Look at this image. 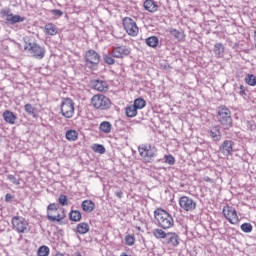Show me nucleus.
Returning <instances> with one entry per match:
<instances>
[{
	"label": "nucleus",
	"instance_id": "1",
	"mask_svg": "<svg viewBox=\"0 0 256 256\" xmlns=\"http://www.w3.org/2000/svg\"><path fill=\"white\" fill-rule=\"evenodd\" d=\"M154 219L157 221V225L161 229H171V227L175 225L173 216L162 208H157L154 211Z\"/></svg>",
	"mask_w": 256,
	"mask_h": 256
},
{
	"label": "nucleus",
	"instance_id": "2",
	"mask_svg": "<svg viewBox=\"0 0 256 256\" xmlns=\"http://www.w3.org/2000/svg\"><path fill=\"white\" fill-rule=\"evenodd\" d=\"M216 119L224 130H229L233 127V117H231V110L227 106L217 108Z\"/></svg>",
	"mask_w": 256,
	"mask_h": 256
},
{
	"label": "nucleus",
	"instance_id": "3",
	"mask_svg": "<svg viewBox=\"0 0 256 256\" xmlns=\"http://www.w3.org/2000/svg\"><path fill=\"white\" fill-rule=\"evenodd\" d=\"M138 153L142 157L144 163H153L158 155V150L155 145L142 144L138 147Z\"/></svg>",
	"mask_w": 256,
	"mask_h": 256
},
{
	"label": "nucleus",
	"instance_id": "4",
	"mask_svg": "<svg viewBox=\"0 0 256 256\" xmlns=\"http://www.w3.org/2000/svg\"><path fill=\"white\" fill-rule=\"evenodd\" d=\"M91 103L95 109L99 111H107L111 109V99L103 94H96L91 98Z\"/></svg>",
	"mask_w": 256,
	"mask_h": 256
},
{
	"label": "nucleus",
	"instance_id": "5",
	"mask_svg": "<svg viewBox=\"0 0 256 256\" xmlns=\"http://www.w3.org/2000/svg\"><path fill=\"white\" fill-rule=\"evenodd\" d=\"M85 66L91 71H96L97 67H99V63L101 62V56L97 51L90 49L85 53Z\"/></svg>",
	"mask_w": 256,
	"mask_h": 256
},
{
	"label": "nucleus",
	"instance_id": "6",
	"mask_svg": "<svg viewBox=\"0 0 256 256\" xmlns=\"http://www.w3.org/2000/svg\"><path fill=\"white\" fill-rule=\"evenodd\" d=\"M24 49L31 52L35 59H43L45 57V48L31 39L25 42Z\"/></svg>",
	"mask_w": 256,
	"mask_h": 256
},
{
	"label": "nucleus",
	"instance_id": "7",
	"mask_svg": "<svg viewBox=\"0 0 256 256\" xmlns=\"http://www.w3.org/2000/svg\"><path fill=\"white\" fill-rule=\"evenodd\" d=\"M61 115L66 119H71L75 115V102L71 98H62L60 104Z\"/></svg>",
	"mask_w": 256,
	"mask_h": 256
},
{
	"label": "nucleus",
	"instance_id": "8",
	"mask_svg": "<svg viewBox=\"0 0 256 256\" xmlns=\"http://www.w3.org/2000/svg\"><path fill=\"white\" fill-rule=\"evenodd\" d=\"M122 23L126 33H128L130 37H137V35H139V27H137L135 20L130 17H125Z\"/></svg>",
	"mask_w": 256,
	"mask_h": 256
},
{
	"label": "nucleus",
	"instance_id": "9",
	"mask_svg": "<svg viewBox=\"0 0 256 256\" xmlns=\"http://www.w3.org/2000/svg\"><path fill=\"white\" fill-rule=\"evenodd\" d=\"M12 226L18 233H27L29 231V223L23 216H14L12 218Z\"/></svg>",
	"mask_w": 256,
	"mask_h": 256
},
{
	"label": "nucleus",
	"instance_id": "10",
	"mask_svg": "<svg viewBox=\"0 0 256 256\" xmlns=\"http://www.w3.org/2000/svg\"><path fill=\"white\" fill-rule=\"evenodd\" d=\"M225 219L231 223V225H237L239 223V216L237 215V210L233 206H225L222 211Z\"/></svg>",
	"mask_w": 256,
	"mask_h": 256
},
{
	"label": "nucleus",
	"instance_id": "11",
	"mask_svg": "<svg viewBox=\"0 0 256 256\" xmlns=\"http://www.w3.org/2000/svg\"><path fill=\"white\" fill-rule=\"evenodd\" d=\"M179 205L183 211L187 212L195 211V209H197V202L188 196L180 197Z\"/></svg>",
	"mask_w": 256,
	"mask_h": 256
},
{
	"label": "nucleus",
	"instance_id": "12",
	"mask_svg": "<svg viewBox=\"0 0 256 256\" xmlns=\"http://www.w3.org/2000/svg\"><path fill=\"white\" fill-rule=\"evenodd\" d=\"M112 55L115 59H123L131 55V49L127 48V46H116L112 49Z\"/></svg>",
	"mask_w": 256,
	"mask_h": 256
},
{
	"label": "nucleus",
	"instance_id": "13",
	"mask_svg": "<svg viewBox=\"0 0 256 256\" xmlns=\"http://www.w3.org/2000/svg\"><path fill=\"white\" fill-rule=\"evenodd\" d=\"M233 145H235V142L232 140H225L220 146H219V153H222L225 157H229V155H233Z\"/></svg>",
	"mask_w": 256,
	"mask_h": 256
},
{
	"label": "nucleus",
	"instance_id": "14",
	"mask_svg": "<svg viewBox=\"0 0 256 256\" xmlns=\"http://www.w3.org/2000/svg\"><path fill=\"white\" fill-rule=\"evenodd\" d=\"M90 85L92 89H95L96 91H100V92L107 91V89H109V84H107V81H104V80H99V79L91 80Z\"/></svg>",
	"mask_w": 256,
	"mask_h": 256
},
{
	"label": "nucleus",
	"instance_id": "15",
	"mask_svg": "<svg viewBox=\"0 0 256 256\" xmlns=\"http://www.w3.org/2000/svg\"><path fill=\"white\" fill-rule=\"evenodd\" d=\"M181 242V238L175 232H168L166 236V243L167 245H171L172 247H178L179 243Z\"/></svg>",
	"mask_w": 256,
	"mask_h": 256
},
{
	"label": "nucleus",
	"instance_id": "16",
	"mask_svg": "<svg viewBox=\"0 0 256 256\" xmlns=\"http://www.w3.org/2000/svg\"><path fill=\"white\" fill-rule=\"evenodd\" d=\"M213 51L216 59H223L225 57V45L223 43L217 42L214 45Z\"/></svg>",
	"mask_w": 256,
	"mask_h": 256
},
{
	"label": "nucleus",
	"instance_id": "17",
	"mask_svg": "<svg viewBox=\"0 0 256 256\" xmlns=\"http://www.w3.org/2000/svg\"><path fill=\"white\" fill-rule=\"evenodd\" d=\"M209 135H210L211 139H213V141H215V143H218V141H221V126H219V125L212 126L210 128Z\"/></svg>",
	"mask_w": 256,
	"mask_h": 256
},
{
	"label": "nucleus",
	"instance_id": "18",
	"mask_svg": "<svg viewBox=\"0 0 256 256\" xmlns=\"http://www.w3.org/2000/svg\"><path fill=\"white\" fill-rule=\"evenodd\" d=\"M81 208L85 213H93V211H95V202H93V200H84L81 204Z\"/></svg>",
	"mask_w": 256,
	"mask_h": 256
},
{
	"label": "nucleus",
	"instance_id": "19",
	"mask_svg": "<svg viewBox=\"0 0 256 256\" xmlns=\"http://www.w3.org/2000/svg\"><path fill=\"white\" fill-rule=\"evenodd\" d=\"M3 119L6 121V123L15 125V121H17V115H15V113L11 112L10 110H6L3 113Z\"/></svg>",
	"mask_w": 256,
	"mask_h": 256
},
{
	"label": "nucleus",
	"instance_id": "20",
	"mask_svg": "<svg viewBox=\"0 0 256 256\" xmlns=\"http://www.w3.org/2000/svg\"><path fill=\"white\" fill-rule=\"evenodd\" d=\"M144 9L146 11H149V13H155V11H157V9H159V5H157V2H155L153 0H146L144 2Z\"/></svg>",
	"mask_w": 256,
	"mask_h": 256
},
{
	"label": "nucleus",
	"instance_id": "21",
	"mask_svg": "<svg viewBox=\"0 0 256 256\" xmlns=\"http://www.w3.org/2000/svg\"><path fill=\"white\" fill-rule=\"evenodd\" d=\"M170 35L176 38L177 41H185V32L183 30H177L175 28H171Z\"/></svg>",
	"mask_w": 256,
	"mask_h": 256
},
{
	"label": "nucleus",
	"instance_id": "22",
	"mask_svg": "<svg viewBox=\"0 0 256 256\" xmlns=\"http://www.w3.org/2000/svg\"><path fill=\"white\" fill-rule=\"evenodd\" d=\"M113 129V125L109 121H103L99 125V131L102 133H111V130Z\"/></svg>",
	"mask_w": 256,
	"mask_h": 256
},
{
	"label": "nucleus",
	"instance_id": "23",
	"mask_svg": "<svg viewBox=\"0 0 256 256\" xmlns=\"http://www.w3.org/2000/svg\"><path fill=\"white\" fill-rule=\"evenodd\" d=\"M47 219L52 223H58V225H67V222L61 220V214H57L56 216H53L51 215V213H48Z\"/></svg>",
	"mask_w": 256,
	"mask_h": 256
},
{
	"label": "nucleus",
	"instance_id": "24",
	"mask_svg": "<svg viewBox=\"0 0 256 256\" xmlns=\"http://www.w3.org/2000/svg\"><path fill=\"white\" fill-rule=\"evenodd\" d=\"M25 17L20 16V15H10V19H6V21L8 23H10V25H16V23H23V21H25Z\"/></svg>",
	"mask_w": 256,
	"mask_h": 256
},
{
	"label": "nucleus",
	"instance_id": "25",
	"mask_svg": "<svg viewBox=\"0 0 256 256\" xmlns=\"http://www.w3.org/2000/svg\"><path fill=\"white\" fill-rule=\"evenodd\" d=\"M145 43L148 47L155 49L159 45V38L157 36H150L145 39Z\"/></svg>",
	"mask_w": 256,
	"mask_h": 256
},
{
	"label": "nucleus",
	"instance_id": "26",
	"mask_svg": "<svg viewBox=\"0 0 256 256\" xmlns=\"http://www.w3.org/2000/svg\"><path fill=\"white\" fill-rule=\"evenodd\" d=\"M76 232L79 235H85V233H89V224L87 222H82L77 225Z\"/></svg>",
	"mask_w": 256,
	"mask_h": 256
},
{
	"label": "nucleus",
	"instance_id": "27",
	"mask_svg": "<svg viewBox=\"0 0 256 256\" xmlns=\"http://www.w3.org/2000/svg\"><path fill=\"white\" fill-rule=\"evenodd\" d=\"M152 235H154L156 239H167L168 233L161 228H156L152 231Z\"/></svg>",
	"mask_w": 256,
	"mask_h": 256
},
{
	"label": "nucleus",
	"instance_id": "28",
	"mask_svg": "<svg viewBox=\"0 0 256 256\" xmlns=\"http://www.w3.org/2000/svg\"><path fill=\"white\" fill-rule=\"evenodd\" d=\"M44 29L47 35H57V26H55L53 23L46 24Z\"/></svg>",
	"mask_w": 256,
	"mask_h": 256
},
{
	"label": "nucleus",
	"instance_id": "29",
	"mask_svg": "<svg viewBox=\"0 0 256 256\" xmlns=\"http://www.w3.org/2000/svg\"><path fill=\"white\" fill-rule=\"evenodd\" d=\"M82 215L81 212H79L78 210H71L69 213V219L70 221H74V223H77L81 220Z\"/></svg>",
	"mask_w": 256,
	"mask_h": 256
},
{
	"label": "nucleus",
	"instance_id": "30",
	"mask_svg": "<svg viewBox=\"0 0 256 256\" xmlns=\"http://www.w3.org/2000/svg\"><path fill=\"white\" fill-rule=\"evenodd\" d=\"M104 63L107 65H115V56L113 55V50L108 54L103 55Z\"/></svg>",
	"mask_w": 256,
	"mask_h": 256
},
{
	"label": "nucleus",
	"instance_id": "31",
	"mask_svg": "<svg viewBox=\"0 0 256 256\" xmlns=\"http://www.w3.org/2000/svg\"><path fill=\"white\" fill-rule=\"evenodd\" d=\"M24 110L26 111V113L28 115H31V117H37V108L33 107L32 104H30V103L25 104Z\"/></svg>",
	"mask_w": 256,
	"mask_h": 256
},
{
	"label": "nucleus",
	"instance_id": "32",
	"mask_svg": "<svg viewBox=\"0 0 256 256\" xmlns=\"http://www.w3.org/2000/svg\"><path fill=\"white\" fill-rule=\"evenodd\" d=\"M137 111L138 110L135 108L133 104L125 108L126 116L130 118L137 117Z\"/></svg>",
	"mask_w": 256,
	"mask_h": 256
},
{
	"label": "nucleus",
	"instance_id": "33",
	"mask_svg": "<svg viewBox=\"0 0 256 256\" xmlns=\"http://www.w3.org/2000/svg\"><path fill=\"white\" fill-rule=\"evenodd\" d=\"M78 138H79V133L76 130L66 131L67 141H77Z\"/></svg>",
	"mask_w": 256,
	"mask_h": 256
},
{
	"label": "nucleus",
	"instance_id": "34",
	"mask_svg": "<svg viewBox=\"0 0 256 256\" xmlns=\"http://www.w3.org/2000/svg\"><path fill=\"white\" fill-rule=\"evenodd\" d=\"M132 105L139 111V109H143L146 107L147 102L143 98H137L134 100V103Z\"/></svg>",
	"mask_w": 256,
	"mask_h": 256
},
{
	"label": "nucleus",
	"instance_id": "35",
	"mask_svg": "<svg viewBox=\"0 0 256 256\" xmlns=\"http://www.w3.org/2000/svg\"><path fill=\"white\" fill-rule=\"evenodd\" d=\"M245 83L250 85V87H255L256 85V76L254 74H246Z\"/></svg>",
	"mask_w": 256,
	"mask_h": 256
},
{
	"label": "nucleus",
	"instance_id": "36",
	"mask_svg": "<svg viewBox=\"0 0 256 256\" xmlns=\"http://www.w3.org/2000/svg\"><path fill=\"white\" fill-rule=\"evenodd\" d=\"M49 253L50 249L46 245L40 246L37 251L38 256H49Z\"/></svg>",
	"mask_w": 256,
	"mask_h": 256
},
{
	"label": "nucleus",
	"instance_id": "37",
	"mask_svg": "<svg viewBox=\"0 0 256 256\" xmlns=\"http://www.w3.org/2000/svg\"><path fill=\"white\" fill-rule=\"evenodd\" d=\"M58 203L62 207H66V205H69V198H67V195L60 194V196L58 198Z\"/></svg>",
	"mask_w": 256,
	"mask_h": 256
},
{
	"label": "nucleus",
	"instance_id": "38",
	"mask_svg": "<svg viewBox=\"0 0 256 256\" xmlns=\"http://www.w3.org/2000/svg\"><path fill=\"white\" fill-rule=\"evenodd\" d=\"M240 229L243 233H251V231H253V225H251V223H243Z\"/></svg>",
	"mask_w": 256,
	"mask_h": 256
},
{
	"label": "nucleus",
	"instance_id": "39",
	"mask_svg": "<svg viewBox=\"0 0 256 256\" xmlns=\"http://www.w3.org/2000/svg\"><path fill=\"white\" fill-rule=\"evenodd\" d=\"M124 240L129 247H133V245H135V236L133 235H126Z\"/></svg>",
	"mask_w": 256,
	"mask_h": 256
},
{
	"label": "nucleus",
	"instance_id": "40",
	"mask_svg": "<svg viewBox=\"0 0 256 256\" xmlns=\"http://www.w3.org/2000/svg\"><path fill=\"white\" fill-rule=\"evenodd\" d=\"M93 151H95V153H100V155H103L105 153V146H103L102 144H95L93 146Z\"/></svg>",
	"mask_w": 256,
	"mask_h": 256
},
{
	"label": "nucleus",
	"instance_id": "41",
	"mask_svg": "<svg viewBox=\"0 0 256 256\" xmlns=\"http://www.w3.org/2000/svg\"><path fill=\"white\" fill-rule=\"evenodd\" d=\"M164 163L168 165H173L175 163V157L173 155H164Z\"/></svg>",
	"mask_w": 256,
	"mask_h": 256
},
{
	"label": "nucleus",
	"instance_id": "42",
	"mask_svg": "<svg viewBox=\"0 0 256 256\" xmlns=\"http://www.w3.org/2000/svg\"><path fill=\"white\" fill-rule=\"evenodd\" d=\"M59 204L57 203H51L47 206V215L51 213V211H57L59 209Z\"/></svg>",
	"mask_w": 256,
	"mask_h": 256
},
{
	"label": "nucleus",
	"instance_id": "43",
	"mask_svg": "<svg viewBox=\"0 0 256 256\" xmlns=\"http://www.w3.org/2000/svg\"><path fill=\"white\" fill-rule=\"evenodd\" d=\"M0 15H2V17H6V19H10L11 15H13V13H11L10 9H2L0 11Z\"/></svg>",
	"mask_w": 256,
	"mask_h": 256
},
{
	"label": "nucleus",
	"instance_id": "44",
	"mask_svg": "<svg viewBox=\"0 0 256 256\" xmlns=\"http://www.w3.org/2000/svg\"><path fill=\"white\" fill-rule=\"evenodd\" d=\"M8 177V179H9V181L11 182V183H13V185H20L21 183L19 182V180L15 177V175H8L7 176Z\"/></svg>",
	"mask_w": 256,
	"mask_h": 256
},
{
	"label": "nucleus",
	"instance_id": "45",
	"mask_svg": "<svg viewBox=\"0 0 256 256\" xmlns=\"http://www.w3.org/2000/svg\"><path fill=\"white\" fill-rule=\"evenodd\" d=\"M51 15H54V17H63V11L59 9H53L50 11Z\"/></svg>",
	"mask_w": 256,
	"mask_h": 256
},
{
	"label": "nucleus",
	"instance_id": "46",
	"mask_svg": "<svg viewBox=\"0 0 256 256\" xmlns=\"http://www.w3.org/2000/svg\"><path fill=\"white\" fill-rule=\"evenodd\" d=\"M5 201H6V203H11V201H13V196L11 194L7 193L5 195Z\"/></svg>",
	"mask_w": 256,
	"mask_h": 256
},
{
	"label": "nucleus",
	"instance_id": "47",
	"mask_svg": "<svg viewBox=\"0 0 256 256\" xmlns=\"http://www.w3.org/2000/svg\"><path fill=\"white\" fill-rule=\"evenodd\" d=\"M115 196H116L118 199H123V191L117 190V191L115 192Z\"/></svg>",
	"mask_w": 256,
	"mask_h": 256
},
{
	"label": "nucleus",
	"instance_id": "48",
	"mask_svg": "<svg viewBox=\"0 0 256 256\" xmlns=\"http://www.w3.org/2000/svg\"><path fill=\"white\" fill-rule=\"evenodd\" d=\"M66 217H67V214H65V209H62L60 213V219L63 221L64 219H66Z\"/></svg>",
	"mask_w": 256,
	"mask_h": 256
},
{
	"label": "nucleus",
	"instance_id": "49",
	"mask_svg": "<svg viewBox=\"0 0 256 256\" xmlns=\"http://www.w3.org/2000/svg\"><path fill=\"white\" fill-rule=\"evenodd\" d=\"M239 95H241V96L246 95V93H245V86H243V85L240 86Z\"/></svg>",
	"mask_w": 256,
	"mask_h": 256
},
{
	"label": "nucleus",
	"instance_id": "50",
	"mask_svg": "<svg viewBox=\"0 0 256 256\" xmlns=\"http://www.w3.org/2000/svg\"><path fill=\"white\" fill-rule=\"evenodd\" d=\"M73 256H82V255H81V252L77 251V252H74Z\"/></svg>",
	"mask_w": 256,
	"mask_h": 256
},
{
	"label": "nucleus",
	"instance_id": "51",
	"mask_svg": "<svg viewBox=\"0 0 256 256\" xmlns=\"http://www.w3.org/2000/svg\"><path fill=\"white\" fill-rule=\"evenodd\" d=\"M171 66H169V64H165L164 65V69H169Z\"/></svg>",
	"mask_w": 256,
	"mask_h": 256
},
{
	"label": "nucleus",
	"instance_id": "52",
	"mask_svg": "<svg viewBox=\"0 0 256 256\" xmlns=\"http://www.w3.org/2000/svg\"><path fill=\"white\" fill-rule=\"evenodd\" d=\"M120 256H131V255H128L127 253H122Z\"/></svg>",
	"mask_w": 256,
	"mask_h": 256
},
{
	"label": "nucleus",
	"instance_id": "53",
	"mask_svg": "<svg viewBox=\"0 0 256 256\" xmlns=\"http://www.w3.org/2000/svg\"><path fill=\"white\" fill-rule=\"evenodd\" d=\"M205 181H211V178L206 177V178H205Z\"/></svg>",
	"mask_w": 256,
	"mask_h": 256
},
{
	"label": "nucleus",
	"instance_id": "54",
	"mask_svg": "<svg viewBox=\"0 0 256 256\" xmlns=\"http://www.w3.org/2000/svg\"><path fill=\"white\" fill-rule=\"evenodd\" d=\"M235 47H237V43L235 44Z\"/></svg>",
	"mask_w": 256,
	"mask_h": 256
}]
</instances>
